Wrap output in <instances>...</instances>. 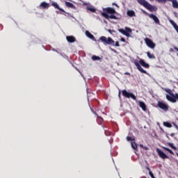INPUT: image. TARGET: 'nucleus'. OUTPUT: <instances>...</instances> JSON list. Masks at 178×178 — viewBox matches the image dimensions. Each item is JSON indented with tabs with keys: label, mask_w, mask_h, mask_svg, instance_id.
<instances>
[{
	"label": "nucleus",
	"mask_w": 178,
	"mask_h": 178,
	"mask_svg": "<svg viewBox=\"0 0 178 178\" xmlns=\"http://www.w3.org/2000/svg\"><path fill=\"white\" fill-rule=\"evenodd\" d=\"M137 2L140 5H142V6H144V8H146V9H147V10H149L150 12H156V10H158L156 7L151 5L145 0H137Z\"/></svg>",
	"instance_id": "obj_1"
},
{
	"label": "nucleus",
	"mask_w": 178,
	"mask_h": 178,
	"mask_svg": "<svg viewBox=\"0 0 178 178\" xmlns=\"http://www.w3.org/2000/svg\"><path fill=\"white\" fill-rule=\"evenodd\" d=\"M106 12H107V13H102V15L104 17H105L106 19H116V16H115L114 15L116 13L115 9L112 8H106Z\"/></svg>",
	"instance_id": "obj_2"
},
{
	"label": "nucleus",
	"mask_w": 178,
	"mask_h": 178,
	"mask_svg": "<svg viewBox=\"0 0 178 178\" xmlns=\"http://www.w3.org/2000/svg\"><path fill=\"white\" fill-rule=\"evenodd\" d=\"M99 40L102 42H104V44H107V45H115V41H113L111 38L102 36L99 38Z\"/></svg>",
	"instance_id": "obj_3"
},
{
	"label": "nucleus",
	"mask_w": 178,
	"mask_h": 178,
	"mask_svg": "<svg viewBox=\"0 0 178 178\" xmlns=\"http://www.w3.org/2000/svg\"><path fill=\"white\" fill-rule=\"evenodd\" d=\"M119 33L126 35V37H130V34L131 33V29L129 27H125V29H118Z\"/></svg>",
	"instance_id": "obj_4"
},
{
	"label": "nucleus",
	"mask_w": 178,
	"mask_h": 178,
	"mask_svg": "<svg viewBox=\"0 0 178 178\" xmlns=\"http://www.w3.org/2000/svg\"><path fill=\"white\" fill-rule=\"evenodd\" d=\"M122 95L126 98H131L134 101H136V95L134 94L127 92L126 90H122Z\"/></svg>",
	"instance_id": "obj_5"
},
{
	"label": "nucleus",
	"mask_w": 178,
	"mask_h": 178,
	"mask_svg": "<svg viewBox=\"0 0 178 178\" xmlns=\"http://www.w3.org/2000/svg\"><path fill=\"white\" fill-rule=\"evenodd\" d=\"M145 42L149 48H151V49H154V48H155L156 44L151 39L146 38L145 39Z\"/></svg>",
	"instance_id": "obj_6"
},
{
	"label": "nucleus",
	"mask_w": 178,
	"mask_h": 178,
	"mask_svg": "<svg viewBox=\"0 0 178 178\" xmlns=\"http://www.w3.org/2000/svg\"><path fill=\"white\" fill-rule=\"evenodd\" d=\"M158 2H162L163 3H165L166 1H168L169 2H172V8L175 9H178V2L177 0H156Z\"/></svg>",
	"instance_id": "obj_7"
},
{
	"label": "nucleus",
	"mask_w": 178,
	"mask_h": 178,
	"mask_svg": "<svg viewBox=\"0 0 178 178\" xmlns=\"http://www.w3.org/2000/svg\"><path fill=\"white\" fill-rule=\"evenodd\" d=\"M156 152L159 155V156H160V158H161V159H168L169 156H168V155H166V154H165V152H162V150L159 149H156Z\"/></svg>",
	"instance_id": "obj_8"
},
{
	"label": "nucleus",
	"mask_w": 178,
	"mask_h": 178,
	"mask_svg": "<svg viewBox=\"0 0 178 178\" xmlns=\"http://www.w3.org/2000/svg\"><path fill=\"white\" fill-rule=\"evenodd\" d=\"M127 141H131V145L134 149H137V144L134 142V139L131 138L130 136L127 137Z\"/></svg>",
	"instance_id": "obj_9"
},
{
	"label": "nucleus",
	"mask_w": 178,
	"mask_h": 178,
	"mask_svg": "<svg viewBox=\"0 0 178 178\" xmlns=\"http://www.w3.org/2000/svg\"><path fill=\"white\" fill-rule=\"evenodd\" d=\"M149 17H150V19H152L156 24H159V19H158V17L156 15L154 14H149Z\"/></svg>",
	"instance_id": "obj_10"
},
{
	"label": "nucleus",
	"mask_w": 178,
	"mask_h": 178,
	"mask_svg": "<svg viewBox=\"0 0 178 178\" xmlns=\"http://www.w3.org/2000/svg\"><path fill=\"white\" fill-rule=\"evenodd\" d=\"M159 108L161 109H163V111H168V105H166L165 103L159 102Z\"/></svg>",
	"instance_id": "obj_11"
},
{
	"label": "nucleus",
	"mask_w": 178,
	"mask_h": 178,
	"mask_svg": "<svg viewBox=\"0 0 178 178\" xmlns=\"http://www.w3.org/2000/svg\"><path fill=\"white\" fill-rule=\"evenodd\" d=\"M135 66H136L137 69L141 72L145 73L146 74L147 71H145L143 67H141V65L137 62H135Z\"/></svg>",
	"instance_id": "obj_12"
},
{
	"label": "nucleus",
	"mask_w": 178,
	"mask_h": 178,
	"mask_svg": "<svg viewBox=\"0 0 178 178\" xmlns=\"http://www.w3.org/2000/svg\"><path fill=\"white\" fill-rule=\"evenodd\" d=\"M40 8H42L43 9H48L49 8V3L43 1L40 5Z\"/></svg>",
	"instance_id": "obj_13"
},
{
	"label": "nucleus",
	"mask_w": 178,
	"mask_h": 178,
	"mask_svg": "<svg viewBox=\"0 0 178 178\" xmlns=\"http://www.w3.org/2000/svg\"><path fill=\"white\" fill-rule=\"evenodd\" d=\"M140 65H141V66H143V67H146L148 68L149 67V65L147 64V63L144 62V60L140 59L139 61Z\"/></svg>",
	"instance_id": "obj_14"
},
{
	"label": "nucleus",
	"mask_w": 178,
	"mask_h": 178,
	"mask_svg": "<svg viewBox=\"0 0 178 178\" xmlns=\"http://www.w3.org/2000/svg\"><path fill=\"white\" fill-rule=\"evenodd\" d=\"M52 6H54V8H56V9H58V10H61V12H65V10H63V9L59 8V6L58 5V3L56 2H53L51 3Z\"/></svg>",
	"instance_id": "obj_15"
},
{
	"label": "nucleus",
	"mask_w": 178,
	"mask_h": 178,
	"mask_svg": "<svg viewBox=\"0 0 178 178\" xmlns=\"http://www.w3.org/2000/svg\"><path fill=\"white\" fill-rule=\"evenodd\" d=\"M139 106L143 109V111H145L147 106L145 104L141 101H139Z\"/></svg>",
	"instance_id": "obj_16"
},
{
	"label": "nucleus",
	"mask_w": 178,
	"mask_h": 178,
	"mask_svg": "<svg viewBox=\"0 0 178 178\" xmlns=\"http://www.w3.org/2000/svg\"><path fill=\"white\" fill-rule=\"evenodd\" d=\"M66 38L68 42H74L76 41V39L73 36H67Z\"/></svg>",
	"instance_id": "obj_17"
},
{
	"label": "nucleus",
	"mask_w": 178,
	"mask_h": 178,
	"mask_svg": "<svg viewBox=\"0 0 178 178\" xmlns=\"http://www.w3.org/2000/svg\"><path fill=\"white\" fill-rule=\"evenodd\" d=\"M127 15L129 16L130 17H133V16H136V13L131 10H129L127 11Z\"/></svg>",
	"instance_id": "obj_18"
},
{
	"label": "nucleus",
	"mask_w": 178,
	"mask_h": 178,
	"mask_svg": "<svg viewBox=\"0 0 178 178\" xmlns=\"http://www.w3.org/2000/svg\"><path fill=\"white\" fill-rule=\"evenodd\" d=\"M86 35L88 38H90L91 40H94V35L92 34H91V33H90L88 31H86Z\"/></svg>",
	"instance_id": "obj_19"
},
{
	"label": "nucleus",
	"mask_w": 178,
	"mask_h": 178,
	"mask_svg": "<svg viewBox=\"0 0 178 178\" xmlns=\"http://www.w3.org/2000/svg\"><path fill=\"white\" fill-rule=\"evenodd\" d=\"M147 55L149 59H155V56L154 54H151L149 51L147 52Z\"/></svg>",
	"instance_id": "obj_20"
},
{
	"label": "nucleus",
	"mask_w": 178,
	"mask_h": 178,
	"mask_svg": "<svg viewBox=\"0 0 178 178\" xmlns=\"http://www.w3.org/2000/svg\"><path fill=\"white\" fill-rule=\"evenodd\" d=\"M163 126H165V127L170 128V127H172V124H170L168 122H163Z\"/></svg>",
	"instance_id": "obj_21"
},
{
	"label": "nucleus",
	"mask_w": 178,
	"mask_h": 178,
	"mask_svg": "<svg viewBox=\"0 0 178 178\" xmlns=\"http://www.w3.org/2000/svg\"><path fill=\"white\" fill-rule=\"evenodd\" d=\"M92 60H99V59H101V58H99V56H93L92 57Z\"/></svg>",
	"instance_id": "obj_22"
},
{
	"label": "nucleus",
	"mask_w": 178,
	"mask_h": 178,
	"mask_svg": "<svg viewBox=\"0 0 178 178\" xmlns=\"http://www.w3.org/2000/svg\"><path fill=\"white\" fill-rule=\"evenodd\" d=\"M163 149H165V151H168V152H170V154H172V155H173V151L170 150L168 147H163Z\"/></svg>",
	"instance_id": "obj_23"
},
{
	"label": "nucleus",
	"mask_w": 178,
	"mask_h": 178,
	"mask_svg": "<svg viewBox=\"0 0 178 178\" xmlns=\"http://www.w3.org/2000/svg\"><path fill=\"white\" fill-rule=\"evenodd\" d=\"M65 5H66V6H67V8H73V4H72L71 3H69L67 1L65 2Z\"/></svg>",
	"instance_id": "obj_24"
},
{
	"label": "nucleus",
	"mask_w": 178,
	"mask_h": 178,
	"mask_svg": "<svg viewBox=\"0 0 178 178\" xmlns=\"http://www.w3.org/2000/svg\"><path fill=\"white\" fill-rule=\"evenodd\" d=\"M88 10H90V12H95V8L92 7H87Z\"/></svg>",
	"instance_id": "obj_25"
},
{
	"label": "nucleus",
	"mask_w": 178,
	"mask_h": 178,
	"mask_svg": "<svg viewBox=\"0 0 178 178\" xmlns=\"http://www.w3.org/2000/svg\"><path fill=\"white\" fill-rule=\"evenodd\" d=\"M168 145H169L170 147H171V148H173L174 149H176V147H175V146L173 145L172 143H168Z\"/></svg>",
	"instance_id": "obj_26"
},
{
	"label": "nucleus",
	"mask_w": 178,
	"mask_h": 178,
	"mask_svg": "<svg viewBox=\"0 0 178 178\" xmlns=\"http://www.w3.org/2000/svg\"><path fill=\"white\" fill-rule=\"evenodd\" d=\"M114 45L115 47H120V45L119 44V42H116Z\"/></svg>",
	"instance_id": "obj_27"
},
{
	"label": "nucleus",
	"mask_w": 178,
	"mask_h": 178,
	"mask_svg": "<svg viewBox=\"0 0 178 178\" xmlns=\"http://www.w3.org/2000/svg\"><path fill=\"white\" fill-rule=\"evenodd\" d=\"M107 31H108V33H112V31H111V29H108Z\"/></svg>",
	"instance_id": "obj_28"
},
{
	"label": "nucleus",
	"mask_w": 178,
	"mask_h": 178,
	"mask_svg": "<svg viewBox=\"0 0 178 178\" xmlns=\"http://www.w3.org/2000/svg\"><path fill=\"white\" fill-rule=\"evenodd\" d=\"M121 41L122 42H124V38H121Z\"/></svg>",
	"instance_id": "obj_29"
},
{
	"label": "nucleus",
	"mask_w": 178,
	"mask_h": 178,
	"mask_svg": "<svg viewBox=\"0 0 178 178\" xmlns=\"http://www.w3.org/2000/svg\"><path fill=\"white\" fill-rule=\"evenodd\" d=\"M143 149L147 150L148 149V147H143Z\"/></svg>",
	"instance_id": "obj_30"
},
{
	"label": "nucleus",
	"mask_w": 178,
	"mask_h": 178,
	"mask_svg": "<svg viewBox=\"0 0 178 178\" xmlns=\"http://www.w3.org/2000/svg\"><path fill=\"white\" fill-rule=\"evenodd\" d=\"M140 147L141 148H144V146H143V145H140Z\"/></svg>",
	"instance_id": "obj_31"
},
{
	"label": "nucleus",
	"mask_w": 178,
	"mask_h": 178,
	"mask_svg": "<svg viewBox=\"0 0 178 178\" xmlns=\"http://www.w3.org/2000/svg\"><path fill=\"white\" fill-rule=\"evenodd\" d=\"M146 169H147V170H149H149H151L149 169V168H148V167H147Z\"/></svg>",
	"instance_id": "obj_32"
},
{
	"label": "nucleus",
	"mask_w": 178,
	"mask_h": 178,
	"mask_svg": "<svg viewBox=\"0 0 178 178\" xmlns=\"http://www.w3.org/2000/svg\"><path fill=\"white\" fill-rule=\"evenodd\" d=\"M175 51H178V48L177 47H175Z\"/></svg>",
	"instance_id": "obj_33"
},
{
	"label": "nucleus",
	"mask_w": 178,
	"mask_h": 178,
	"mask_svg": "<svg viewBox=\"0 0 178 178\" xmlns=\"http://www.w3.org/2000/svg\"><path fill=\"white\" fill-rule=\"evenodd\" d=\"M175 127L177 129L178 126L177 124H175Z\"/></svg>",
	"instance_id": "obj_34"
},
{
	"label": "nucleus",
	"mask_w": 178,
	"mask_h": 178,
	"mask_svg": "<svg viewBox=\"0 0 178 178\" xmlns=\"http://www.w3.org/2000/svg\"><path fill=\"white\" fill-rule=\"evenodd\" d=\"M171 136H175V134H171Z\"/></svg>",
	"instance_id": "obj_35"
},
{
	"label": "nucleus",
	"mask_w": 178,
	"mask_h": 178,
	"mask_svg": "<svg viewBox=\"0 0 178 178\" xmlns=\"http://www.w3.org/2000/svg\"><path fill=\"white\" fill-rule=\"evenodd\" d=\"M115 6H118V4H115Z\"/></svg>",
	"instance_id": "obj_36"
},
{
	"label": "nucleus",
	"mask_w": 178,
	"mask_h": 178,
	"mask_svg": "<svg viewBox=\"0 0 178 178\" xmlns=\"http://www.w3.org/2000/svg\"><path fill=\"white\" fill-rule=\"evenodd\" d=\"M177 130H178V127H177Z\"/></svg>",
	"instance_id": "obj_37"
}]
</instances>
